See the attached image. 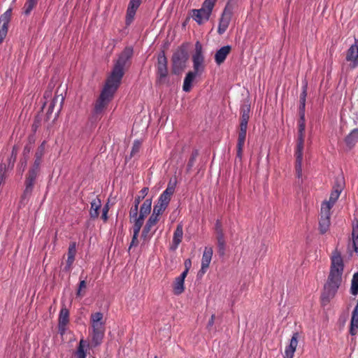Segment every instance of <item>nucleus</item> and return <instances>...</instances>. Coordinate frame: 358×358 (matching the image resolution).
Here are the masks:
<instances>
[{"instance_id":"nucleus-1","label":"nucleus","mask_w":358,"mask_h":358,"mask_svg":"<svg viewBox=\"0 0 358 358\" xmlns=\"http://www.w3.org/2000/svg\"><path fill=\"white\" fill-rule=\"evenodd\" d=\"M134 53L133 48L126 47L115 61L113 68L108 76L105 85L94 105V113H101L113 99V96L120 85L124 75V69L129 66L130 59Z\"/></svg>"},{"instance_id":"nucleus-2","label":"nucleus","mask_w":358,"mask_h":358,"mask_svg":"<svg viewBox=\"0 0 358 358\" xmlns=\"http://www.w3.org/2000/svg\"><path fill=\"white\" fill-rule=\"evenodd\" d=\"M344 269L343 258L338 250H334L331 257V266L327 281L324 285L322 300L327 301L334 296L339 288Z\"/></svg>"},{"instance_id":"nucleus-3","label":"nucleus","mask_w":358,"mask_h":358,"mask_svg":"<svg viewBox=\"0 0 358 358\" xmlns=\"http://www.w3.org/2000/svg\"><path fill=\"white\" fill-rule=\"evenodd\" d=\"M176 181L170 180L166 189L160 194L157 204L154 206L152 215L157 218L162 215L169 206L171 197L175 192Z\"/></svg>"},{"instance_id":"nucleus-4","label":"nucleus","mask_w":358,"mask_h":358,"mask_svg":"<svg viewBox=\"0 0 358 358\" xmlns=\"http://www.w3.org/2000/svg\"><path fill=\"white\" fill-rule=\"evenodd\" d=\"M103 317V313L101 312L92 313L90 317L92 328V343L94 347L101 344L104 336L105 327Z\"/></svg>"},{"instance_id":"nucleus-5","label":"nucleus","mask_w":358,"mask_h":358,"mask_svg":"<svg viewBox=\"0 0 358 358\" xmlns=\"http://www.w3.org/2000/svg\"><path fill=\"white\" fill-rule=\"evenodd\" d=\"M39 173L40 170H37L31 167L29 168L25 176L24 189L20 197V203L21 205L25 206L28 203L32 194L36 180Z\"/></svg>"},{"instance_id":"nucleus-6","label":"nucleus","mask_w":358,"mask_h":358,"mask_svg":"<svg viewBox=\"0 0 358 358\" xmlns=\"http://www.w3.org/2000/svg\"><path fill=\"white\" fill-rule=\"evenodd\" d=\"M239 0H229L222 11L219 21L217 32L224 34L227 29L231 20L234 8L237 6Z\"/></svg>"},{"instance_id":"nucleus-7","label":"nucleus","mask_w":358,"mask_h":358,"mask_svg":"<svg viewBox=\"0 0 358 358\" xmlns=\"http://www.w3.org/2000/svg\"><path fill=\"white\" fill-rule=\"evenodd\" d=\"M305 138V128L299 127L298 138L295 151L296 156V176L300 178L302 176V161H303V150Z\"/></svg>"},{"instance_id":"nucleus-8","label":"nucleus","mask_w":358,"mask_h":358,"mask_svg":"<svg viewBox=\"0 0 358 358\" xmlns=\"http://www.w3.org/2000/svg\"><path fill=\"white\" fill-rule=\"evenodd\" d=\"M188 60V54L185 48H179L172 56L173 71L175 73H180L186 66Z\"/></svg>"},{"instance_id":"nucleus-9","label":"nucleus","mask_w":358,"mask_h":358,"mask_svg":"<svg viewBox=\"0 0 358 358\" xmlns=\"http://www.w3.org/2000/svg\"><path fill=\"white\" fill-rule=\"evenodd\" d=\"M193 62V67L194 71L193 73H195L197 75H200L204 71V57L202 54V47L201 45L197 42L196 43L195 48V53L192 57Z\"/></svg>"},{"instance_id":"nucleus-10","label":"nucleus","mask_w":358,"mask_h":358,"mask_svg":"<svg viewBox=\"0 0 358 358\" xmlns=\"http://www.w3.org/2000/svg\"><path fill=\"white\" fill-rule=\"evenodd\" d=\"M167 58L164 51L161 52L157 57V76L160 83H164L168 76Z\"/></svg>"},{"instance_id":"nucleus-11","label":"nucleus","mask_w":358,"mask_h":358,"mask_svg":"<svg viewBox=\"0 0 358 358\" xmlns=\"http://www.w3.org/2000/svg\"><path fill=\"white\" fill-rule=\"evenodd\" d=\"M331 210L329 206L321 207L319 229L321 234H325L330 226Z\"/></svg>"},{"instance_id":"nucleus-12","label":"nucleus","mask_w":358,"mask_h":358,"mask_svg":"<svg viewBox=\"0 0 358 358\" xmlns=\"http://www.w3.org/2000/svg\"><path fill=\"white\" fill-rule=\"evenodd\" d=\"M12 15V9H8L0 17V43H2L8 32V25Z\"/></svg>"},{"instance_id":"nucleus-13","label":"nucleus","mask_w":358,"mask_h":358,"mask_svg":"<svg viewBox=\"0 0 358 358\" xmlns=\"http://www.w3.org/2000/svg\"><path fill=\"white\" fill-rule=\"evenodd\" d=\"M152 199H147L144 201L140 208L139 216L134 221V224L143 226L145 217L150 214L151 211Z\"/></svg>"},{"instance_id":"nucleus-14","label":"nucleus","mask_w":358,"mask_h":358,"mask_svg":"<svg viewBox=\"0 0 358 358\" xmlns=\"http://www.w3.org/2000/svg\"><path fill=\"white\" fill-rule=\"evenodd\" d=\"M357 41L355 39V43L352 44L346 53V61L350 62L351 69H355L358 66V46Z\"/></svg>"},{"instance_id":"nucleus-15","label":"nucleus","mask_w":358,"mask_h":358,"mask_svg":"<svg viewBox=\"0 0 358 358\" xmlns=\"http://www.w3.org/2000/svg\"><path fill=\"white\" fill-rule=\"evenodd\" d=\"M142 0H130L126 14V24L129 25L134 20L136 10L140 6Z\"/></svg>"},{"instance_id":"nucleus-16","label":"nucleus","mask_w":358,"mask_h":358,"mask_svg":"<svg viewBox=\"0 0 358 358\" xmlns=\"http://www.w3.org/2000/svg\"><path fill=\"white\" fill-rule=\"evenodd\" d=\"M192 17L199 24H202L207 22L211 15L210 13L206 11L203 8L199 9H193L192 10Z\"/></svg>"},{"instance_id":"nucleus-17","label":"nucleus","mask_w":358,"mask_h":358,"mask_svg":"<svg viewBox=\"0 0 358 358\" xmlns=\"http://www.w3.org/2000/svg\"><path fill=\"white\" fill-rule=\"evenodd\" d=\"M247 129L248 128L243 127H240V131L238 133L236 157L238 158L240 161H241L242 159L243 150L245 144V141L246 138Z\"/></svg>"},{"instance_id":"nucleus-18","label":"nucleus","mask_w":358,"mask_h":358,"mask_svg":"<svg viewBox=\"0 0 358 358\" xmlns=\"http://www.w3.org/2000/svg\"><path fill=\"white\" fill-rule=\"evenodd\" d=\"M342 191V187L341 186H334L333 190L331 191L329 196V201H324L322 203L321 207H326L329 206V210L332 208L336 201L340 196V194Z\"/></svg>"},{"instance_id":"nucleus-19","label":"nucleus","mask_w":358,"mask_h":358,"mask_svg":"<svg viewBox=\"0 0 358 358\" xmlns=\"http://www.w3.org/2000/svg\"><path fill=\"white\" fill-rule=\"evenodd\" d=\"M158 221L159 218L153 216L152 215H150L142 231L141 236L144 240L150 239L152 236V234H150L151 229L157 223Z\"/></svg>"},{"instance_id":"nucleus-20","label":"nucleus","mask_w":358,"mask_h":358,"mask_svg":"<svg viewBox=\"0 0 358 358\" xmlns=\"http://www.w3.org/2000/svg\"><path fill=\"white\" fill-rule=\"evenodd\" d=\"M213 248L211 247H206L202 255L201 259V272L206 273L207 268L209 267L210 263L213 257Z\"/></svg>"},{"instance_id":"nucleus-21","label":"nucleus","mask_w":358,"mask_h":358,"mask_svg":"<svg viewBox=\"0 0 358 358\" xmlns=\"http://www.w3.org/2000/svg\"><path fill=\"white\" fill-rule=\"evenodd\" d=\"M76 255V242H71L69 245V250H68V258L66 260V266L64 268V270L65 271H70L71 266L73 264V262L75 260V256Z\"/></svg>"},{"instance_id":"nucleus-22","label":"nucleus","mask_w":358,"mask_h":358,"mask_svg":"<svg viewBox=\"0 0 358 358\" xmlns=\"http://www.w3.org/2000/svg\"><path fill=\"white\" fill-rule=\"evenodd\" d=\"M298 345V334L294 333L290 340L289 345L285 348L284 358H293Z\"/></svg>"},{"instance_id":"nucleus-23","label":"nucleus","mask_w":358,"mask_h":358,"mask_svg":"<svg viewBox=\"0 0 358 358\" xmlns=\"http://www.w3.org/2000/svg\"><path fill=\"white\" fill-rule=\"evenodd\" d=\"M231 47L230 45H225L219 49L215 55V61L217 65L222 64L227 55L230 53Z\"/></svg>"},{"instance_id":"nucleus-24","label":"nucleus","mask_w":358,"mask_h":358,"mask_svg":"<svg viewBox=\"0 0 358 358\" xmlns=\"http://www.w3.org/2000/svg\"><path fill=\"white\" fill-rule=\"evenodd\" d=\"M90 350V343L88 341L80 339L75 355L77 358H86L87 351Z\"/></svg>"},{"instance_id":"nucleus-25","label":"nucleus","mask_w":358,"mask_h":358,"mask_svg":"<svg viewBox=\"0 0 358 358\" xmlns=\"http://www.w3.org/2000/svg\"><path fill=\"white\" fill-rule=\"evenodd\" d=\"M250 115V106L243 105L241 108L240 127L248 128V122Z\"/></svg>"},{"instance_id":"nucleus-26","label":"nucleus","mask_w":358,"mask_h":358,"mask_svg":"<svg viewBox=\"0 0 358 358\" xmlns=\"http://www.w3.org/2000/svg\"><path fill=\"white\" fill-rule=\"evenodd\" d=\"M69 312L66 307H63L59 315V329L64 331L66 324L69 323Z\"/></svg>"},{"instance_id":"nucleus-27","label":"nucleus","mask_w":358,"mask_h":358,"mask_svg":"<svg viewBox=\"0 0 358 358\" xmlns=\"http://www.w3.org/2000/svg\"><path fill=\"white\" fill-rule=\"evenodd\" d=\"M183 236V229L182 224H178L177 227L174 231L173 236V246H171V249L176 250L179 244L181 243Z\"/></svg>"},{"instance_id":"nucleus-28","label":"nucleus","mask_w":358,"mask_h":358,"mask_svg":"<svg viewBox=\"0 0 358 358\" xmlns=\"http://www.w3.org/2000/svg\"><path fill=\"white\" fill-rule=\"evenodd\" d=\"M90 204V217L92 219L97 218L99 215V209L101 206V201L99 198H96L91 201Z\"/></svg>"},{"instance_id":"nucleus-29","label":"nucleus","mask_w":358,"mask_h":358,"mask_svg":"<svg viewBox=\"0 0 358 358\" xmlns=\"http://www.w3.org/2000/svg\"><path fill=\"white\" fill-rule=\"evenodd\" d=\"M345 142L348 147L350 148H353L358 142V129H354L352 130L351 132L345 137Z\"/></svg>"},{"instance_id":"nucleus-30","label":"nucleus","mask_w":358,"mask_h":358,"mask_svg":"<svg viewBox=\"0 0 358 358\" xmlns=\"http://www.w3.org/2000/svg\"><path fill=\"white\" fill-rule=\"evenodd\" d=\"M197 76L195 73L189 71L187 73L183 83L182 90L183 91L187 92H189L192 89V82L194 80L195 77Z\"/></svg>"},{"instance_id":"nucleus-31","label":"nucleus","mask_w":358,"mask_h":358,"mask_svg":"<svg viewBox=\"0 0 358 358\" xmlns=\"http://www.w3.org/2000/svg\"><path fill=\"white\" fill-rule=\"evenodd\" d=\"M352 245L355 252H358V221L357 220L352 222Z\"/></svg>"},{"instance_id":"nucleus-32","label":"nucleus","mask_w":358,"mask_h":358,"mask_svg":"<svg viewBox=\"0 0 358 358\" xmlns=\"http://www.w3.org/2000/svg\"><path fill=\"white\" fill-rule=\"evenodd\" d=\"M57 93H58V90L57 91L55 97L51 101L49 106H50V108H55V107L57 106V103H59V105L57 106V114H58L62 108V104L64 101V97L63 96V95L62 94H57Z\"/></svg>"},{"instance_id":"nucleus-33","label":"nucleus","mask_w":358,"mask_h":358,"mask_svg":"<svg viewBox=\"0 0 358 358\" xmlns=\"http://www.w3.org/2000/svg\"><path fill=\"white\" fill-rule=\"evenodd\" d=\"M141 227H142L139 226L138 224H134V226H133L134 234H133V237H132L131 243L129 247V251H130V250L133 247H136L138 245V234H139Z\"/></svg>"},{"instance_id":"nucleus-34","label":"nucleus","mask_w":358,"mask_h":358,"mask_svg":"<svg viewBox=\"0 0 358 358\" xmlns=\"http://www.w3.org/2000/svg\"><path fill=\"white\" fill-rule=\"evenodd\" d=\"M184 281L176 278L173 284V292L175 295H180L184 292Z\"/></svg>"},{"instance_id":"nucleus-35","label":"nucleus","mask_w":358,"mask_h":358,"mask_svg":"<svg viewBox=\"0 0 358 358\" xmlns=\"http://www.w3.org/2000/svg\"><path fill=\"white\" fill-rule=\"evenodd\" d=\"M216 238L217 242L218 253L220 256H223L225 253L226 247L224 235L217 236Z\"/></svg>"},{"instance_id":"nucleus-36","label":"nucleus","mask_w":358,"mask_h":358,"mask_svg":"<svg viewBox=\"0 0 358 358\" xmlns=\"http://www.w3.org/2000/svg\"><path fill=\"white\" fill-rule=\"evenodd\" d=\"M350 293L354 296L358 294V272L355 273L352 276Z\"/></svg>"},{"instance_id":"nucleus-37","label":"nucleus","mask_w":358,"mask_h":358,"mask_svg":"<svg viewBox=\"0 0 358 358\" xmlns=\"http://www.w3.org/2000/svg\"><path fill=\"white\" fill-rule=\"evenodd\" d=\"M37 4V0H27L24 5V13L28 15Z\"/></svg>"},{"instance_id":"nucleus-38","label":"nucleus","mask_w":358,"mask_h":358,"mask_svg":"<svg viewBox=\"0 0 358 358\" xmlns=\"http://www.w3.org/2000/svg\"><path fill=\"white\" fill-rule=\"evenodd\" d=\"M217 0H205L201 6L206 11L212 13L213 9L215 6Z\"/></svg>"},{"instance_id":"nucleus-39","label":"nucleus","mask_w":358,"mask_h":358,"mask_svg":"<svg viewBox=\"0 0 358 358\" xmlns=\"http://www.w3.org/2000/svg\"><path fill=\"white\" fill-rule=\"evenodd\" d=\"M149 191L148 187H143L140 192L139 194L136 196L134 200V203L139 205L141 200L145 198V196L148 194Z\"/></svg>"},{"instance_id":"nucleus-40","label":"nucleus","mask_w":358,"mask_h":358,"mask_svg":"<svg viewBox=\"0 0 358 358\" xmlns=\"http://www.w3.org/2000/svg\"><path fill=\"white\" fill-rule=\"evenodd\" d=\"M141 146V143L139 141H135L134 142L131 153H130V157H133L136 156L140 151Z\"/></svg>"},{"instance_id":"nucleus-41","label":"nucleus","mask_w":358,"mask_h":358,"mask_svg":"<svg viewBox=\"0 0 358 358\" xmlns=\"http://www.w3.org/2000/svg\"><path fill=\"white\" fill-rule=\"evenodd\" d=\"M45 142L43 141L37 148L36 152L35 153V157H43L45 153Z\"/></svg>"},{"instance_id":"nucleus-42","label":"nucleus","mask_w":358,"mask_h":358,"mask_svg":"<svg viewBox=\"0 0 358 358\" xmlns=\"http://www.w3.org/2000/svg\"><path fill=\"white\" fill-rule=\"evenodd\" d=\"M138 210V205L134 203V206L131 208L129 211V217L130 219L134 218V220L137 217Z\"/></svg>"},{"instance_id":"nucleus-43","label":"nucleus","mask_w":358,"mask_h":358,"mask_svg":"<svg viewBox=\"0 0 358 358\" xmlns=\"http://www.w3.org/2000/svg\"><path fill=\"white\" fill-rule=\"evenodd\" d=\"M42 162V157H35L34 162L31 168L40 170L41 171V164Z\"/></svg>"},{"instance_id":"nucleus-44","label":"nucleus","mask_w":358,"mask_h":358,"mask_svg":"<svg viewBox=\"0 0 358 358\" xmlns=\"http://www.w3.org/2000/svg\"><path fill=\"white\" fill-rule=\"evenodd\" d=\"M215 233L217 236L224 235L223 229L222 227V224L219 220H217L215 223Z\"/></svg>"},{"instance_id":"nucleus-45","label":"nucleus","mask_w":358,"mask_h":358,"mask_svg":"<svg viewBox=\"0 0 358 358\" xmlns=\"http://www.w3.org/2000/svg\"><path fill=\"white\" fill-rule=\"evenodd\" d=\"M358 331V323L350 322V334L355 336Z\"/></svg>"},{"instance_id":"nucleus-46","label":"nucleus","mask_w":358,"mask_h":358,"mask_svg":"<svg viewBox=\"0 0 358 358\" xmlns=\"http://www.w3.org/2000/svg\"><path fill=\"white\" fill-rule=\"evenodd\" d=\"M87 287V284H86V282L85 280H81L79 283V286H78V291H77V293H76V295L77 296H83L84 294H82V290L83 289H85Z\"/></svg>"},{"instance_id":"nucleus-47","label":"nucleus","mask_w":358,"mask_h":358,"mask_svg":"<svg viewBox=\"0 0 358 358\" xmlns=\"http://www.w3.org/2000/svg\"><path fill=\"white\" fill-rule=\"evenodd\" d=\"M350 322L358 323V306H355V307L352 311V318H351Z\"/></svg>"},{"instance_id":"nucleus-48","label":"nucleus","mask_w":358,"mask_h":358,"mask_svg":"<svg viewBox=\"0 0 358 358\" xmlns=\"http://www.w3.org/2000/svg\"><path fill=\"white\" fill-rule=\"evenodd\" d=\"M299 120L298 127L306 128V120H305V114L299 115Z\"/></svg>"},{"instance_id":"nucleus-49","label":"nucleus","mask_w":358,"mask_h":358,"mask_svg":"<svg viewBox=\"0 0 358 358\" xmlns=\"http://www.w3.org/2000/svg\"><path fill=\"white\" fill-rule=\"evenodd\" d=\"M108 206L106 205L102 209L101 218L106 222L108 220Z\"/></svg>"},{"instance_id":"nucleus-50","label":"nucleus","mask_w":358,"mask_h":358,"mask_svg":"<svg viewBox=\"0 0 358 358\" xmlns=\"http://www.w3.org/2000/svg\"><path fill=\"white\" fill-rule=\"evenodd\" d=\"M306 96H307L306 87H304L303 90L300 95V103H306Z\"/></svg>"},{"instance_id":"nucleus-51","label":"nucleus","mask_w":358,"mask_h":358,"mask_svg":"<svg viewBox=\"0 0 358 358\" xmlns=\"http://www.w3.org/2000/svg\"><path fill=\"white\" fill-rule=\"evenodd\" d=\"M215 315H212L210 317V319L209 320L208 324H207V329L208 330H210L211 328L213 327L214 322H215Z\"/></svg>"},{"instance_id":"nucleus-52","label":"nucleus","mask_w":358,"mask_h":358,"mask_svg":"<svg viewBox=\"0 0 358 358\" xmlns=\"http://www.w3.org/2000/svg\"><path fill=\"white\" fill-rule=\"evenodd\" d=\"M17 148L15 146H14L12 150L11 157H10V159H13V164L15 161V159L17 157Z\"/></svg>"},{"instance_id":"nucleus-53","label":"nucleus","mask_w":358,"mask_h":358,"mask_svg":"<svg viewBox=\"0 0 358 358\" xmlns=\"http://www.w3.org/2000/svg\"><path fill=\"white\" fill-rule=\"evenodd\" d=\"M184 265H185V270L189 271L192 266L191 260L189 259H186L184 262Z\"/></svg>"},{"instance_id":"nucleus-54","label":"nucleus","mask_w":358,"mask_h":358,"mask_svg":"<svg viewBox=\"0 0 358 358\" xmlns=\"http://www.w3.org/2000/svg\"><path fill=\"white\" fill-rule=\"evenodd\" d=\"M188 272L189 271L185 270L178 277H177V278L185 282V279Z\"/></svg>"},{"instance_id":"nucleus-55","label":"nucleus","mask_w":358,"mask_h":358,"mask_svg":"<svg viewBox=\"0 0 358 358\" xmlns=\"http://www.w3.org/2000/svg\"><path fill=\"white\" fill-rule=\"evenodd\" d=\"M305 108H306V103H300L299 106V115L305 114Z\"/></svg>"},{"instance_id":"nucleus-56","label":"nucleus","mask_w":358,"mask_h":358,"mask_svg":"<svg viewBox=\"0 0 358 358\" xmlns=\"http://www.w3.org/2000/svg\"><path fill=\"white\" fill-rule=\"evenodd\" d=\"M53 110H54V108H50V106H48V110H47V115H48V117L52 113Z\"/></svg>"},{"instance_id":"nucleus-57","label":"nucleus","mask_w":358,"mask_h":358,"mask_svg":"<svg viewBox=\"0 0 358 358\" xmlns=\"http://www.w3.org/2000/svg\"><path fill=\"white\" fill-rule=\"evenodd\" d=\"M38 127V124L37 123H36V122L34 123L33 125H32V128H33V129L34 131H36Z\"/></svg>"},{"instance_id":"nucleus-58","label":"nucleus","mask_w":358,"mask_h":358,"mask_svg":"<svg viewBox=\"0 0 358 358\" xmlns=\"http://www.w3.org/2000/svg\"><path fill=\"white\" fill-rule=\"evenodd\" d=\"M30 152V148H28V147H25L24 149V152H27V153H29Z\"/></svg>"},{"instance_id":"nucleus-59","label":"nucleus","mask_w":358,"mask_h":358,"mask_svg":"<svg viewBox=\"0 0 358 358\" xmlns=\"http://www.w3.org/2000/svg\"><path fill=\"white\" fill-rule=\"evenodd\" d=\"M50 92H46L45 93L44 96H45V97H46V96H49V95H50Z\"/></svg>"},{"instance_id":"nucleus-60","label":"nucleus","mask_w":358,"mask_h":358,"mask_svg":"<svg viewBox=\"0 0 358 358\" xmlns=\"http://www.w3.org/2000/svg\"><path fill=\"white\" fill-rule=\"evenodd\" d=\"M346 320H347V316L344 317V318L342 319V321H343V324H345V322H346Z\"/></svg>"},{"instance_id":"nucleus-61","label":"nucleus","mask_w":358,"mask_h":358,"mask_svg":"<svg viewBox=\"0 0 358 358\" xmlns=\"http://www.w3.org/2000/svg\"><path fill=\"white\" fill-rule=\"evenodd\" d=\"M26 164H27V162L25 161V162H24V166H26Z\"/></svg>"},{"instance_id":"nucleus-62","label":"nucleus","mask_w":358,"mask_h":358,"mask_svg":"<svg viewBox=\"0 0 358 358\" xmlns=\"http://www.w3.org/2000/svg\"><path fill=\"white\" fill-rule=\"evenodd\" d=\"M155 358H157V357H155Z\"/></svg>"}]
</instances>
